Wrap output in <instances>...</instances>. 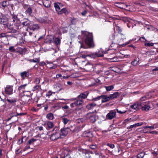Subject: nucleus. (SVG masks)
<instances>
[{
	"label": "nucleus",
	"instance_id": "50",
	"mask_svg": "<svg viewBox=\"0 0 158 158\" xmlns=\"http://www.w3.org/2000/svg\"><path fill=\"white\" fill-rule=\"evenodd\" d=\"M100 52H98L95 53V55L96 56L98 57H102L103 56V53H100Z\"/></svg>",
	"mask_w": 158,
	"mask_h": 158
},
{
	"label": "nucleus",
	"instance_id": "58",
	"mask_svg": "<svg viewBox=\"0 0 158 158\" xmlns=\"http://www.w3.org/2000/svg\"><path fill=\"white\" fill-rule=\"evenodd\" d=\"M139 40H140L141 41L143 42H145V41H147V40L145 38L143 37H142L140 38Z\"/></svg>",
	"mask_w": 158,
	"mask_h": 158
},
{
	"label": "nucleus",
	"instance_id": "8",
	"mask_svg": "<svg viewBox=\"0 0 158 158\" xmlns=\"http://www.w3.org/2000/svg\"><path fill=\"white\" fill-rule=\"evenodd\" d=\"M70 129L69 127H67L61 129L60 134L61 135L66 136L69 132L70 131Z\"/></svg>",
	"mask_w": 158,
	"mask_h": 158
},
{
	"label": "nucleus",
	"instance_id": "5",
	"mask_svg": "<svg viewBox=\"0 0 158 158\" xmlns=\"http://www.w3.org/2000/svg\"><path fill=\"white\" fill-rule=\"evenodd\" d=\"M116 112L114 110L110 111L106 115V119L107 120L112 119L116 116Z\"/></svg>",
	"mask_w": 158,
	"mask_h": 158
},
{
	"label": "nucleus",
	"instance_id": "24",
	"mask_svg": "<svg viewBox=\"0 0 158 158\" xmlns=\"http://www.w3.org/2000/svg\"><path fill=\"white\" fill-rule=\"evenodd\" d=\"M102 98V102L104 103L109 101L110 100V98L109 96H107V95H101Z\"/></svg>",
	"mask_w": 158,
	"mask_h": 158
},
{
	"label": "nucleus",
	"instance_id": "29",
	"mask_svg": "<svg viewBox=\"0 0 158 158\" xmlns=\"http://www.w3.org/2000/svg\"><path fill=\"white\" fill-rule=\"evenodd\" d=\"M143 104V103H142L141 108L143 111H147L149 110L151 108V107L149 105H144L143 106H142Z\"/></svg>",
	"mask_w": 158,
	"mask_h": 158
},
{
	"label": "nucleus",
	"instance_id": "45",
	"mask_svg": "<svg viewBox=\"0 0 158 158\" xmlns=\"http://www.w3.org/2000/svg\"><path fill=\"white\" fill-rule=\"evenodd\" d=\"M77 20L75 18H73L71 20V24H75L76 23H77Z\"/></svg>",
	"mask_w": 158,
	"mask_h": 158
},
{
	"label": "nucleus",
	"instance_id": "31",
	"mask_svg": "<svg viewBox=\"0 0 158 158\" xmlns=\"http://www.w3.org/2000/svg\"><path fill=\"white\" fill-rule=\"evenodd\" d=\"M22 94H23V96H25L31 98V92L28 91L26 90L24 93H23Z\"/></svg>",
	"mask_w": 158,
	"mask_h": 158
},
{
	"label": "nucleus",
	"instance_id": "51",
	"mask_svg": "<svg viewBox=\"0 0 158 158\" xmlns=\"http://www.w3.org/2000/svg\"><path fill=\"white\" fill-rule=\"evenodd\" d=\"M89 147L93 149H95L97 148V146L95 144L90 145L89 146Z\"/></svg>",
	"mask_w": 158,
	"mask_h": 158
},
{
	"label": "nucleus",
	"instance_id": "32",
	"mask_svg": "<svg viewBox=\"0 0 158 158\" xmlns=\"http://www.w3.org/2000/svg\"><path fill=\"white\" fill-rule=\"evenodd\" d=\"M32 8L29 6L25 11V13L28 15H30L32 13Z\"/></svg>",
	"mask_w": 158,
	"mask_h": 158
},
{
	"label": "nucleus",
	"instance_id": "30",
	"mask_svg": "<svg viewBox=\"0 0 158 158\" xmlns=\"http://www.w3.org/2000/svg\"><path fill=\"white\" fill-rule=\"evenodd\" d=\"M96 106V104L95 103H89L87 105L86 108L88 110H90L93 109Z\"/></svg>",
	"mask_w": 158,
	"mask_h": 158
},
{
	"label": "nucleus",
	"instance_id": "52",
	"mask_svg": "<svg viewBox=\"0 0 158 158\" xmlns=\"http://www.w3.org/2000/svg\"><path fill=\"white\" fill-rule=\"evenodd\" d=\"M133 40H130L129 41H127V42H126L125 44H122L121 45L122 46V47H124L126 45L130 44V42Z\"/></svg>",
	"mask_w": 158,
	"mask_h": 158
},
{
	"label": "nucleus",
	"instance_id": "43",
	"mask_svg": "<svg viewBox=\"0 0 158 158\" xmlns=\"http://www.w3.org/2000/svg\"><path fill=\"white\" fill-rule=\"evenodd\" d=\"M102 96L101 95V96H98L97 97L93 98L92 99V100L94 101H96L99 100H100Z\"/></svg>",
	"mask_w": 158,
	"mask_h": 158
},
{
	"label": "nucleus",
	"instance_id": "35",
	"mask_svg": "<svg viewBox=\"0 0 158 158\" xmlns=\"http://www.w3.org/2000/svg\"><path fill=\"white\" fill-rule=\"evenodd\" d=\"M44 6L46 7H49V2L48 0H44L43 1Z\"/></svg>",
	"mask_w": 158,
	"mask_h": 158
},
{
	"label": "nucleus",
	"instance_id": "36",
	"mask_svg": "<svg viewBox=\"0 0 158 158\" xmlns=\"http://www.w3.org/2000/svg\"><path fill=\"white\" fill-rule=\"evenodd\" d=\"M104 87L106 89L107 91H110L113 89L114 88L113 85H111L109 86H105Z\"/></svg>",
	"mask_w": 158,
	"mask_h": 158
},
{
	"label": "nucleus",
	"instance_id": "49",
	"mask_svg": "<svg viewBox=\"0 0 158 158\" xmlns=\"http://www.w3.org/2000/svg\"><path fill=\"white\" fill-rule=\"evenodd\" d=\"M135 127H136V125H135V124H134L133 125H130V126L128 127H127V129H131V130L132 128H135Z\"/></svg>",
	"mask_w": 158,
	"mask_h": 158
},
{
	"label": "nucleus",
	"instance_id": "62",
	"mask_svg": "<svg viewBox=\"0 0 158 158\" xmlns=\"http://www.w3.org/2000/svg\"><path fill=\"white\" fill-rule=\"evenodd\" d=\"M143 123L142 122V123H135V124L136 125V126L137 127L143 125Z\"/></svg>",
	"mask_w": 158,
	"mask_h": 158
},
{
	"label": "nucleus",
	"instance_id": "59",
	"mask_svg": "<svg viewBox=\"0 0 158 158\" xmlns=\"http://www.w3.org/2000/svg\"><path fill=\"white\" fill-rule=\"evenodd\" d=\"M153 127H154V129L156 128H157L158 127V123H156L153 124Z\"/></svg>",
	"mask_w": 158,
	"mask_h": 158
},
{
	"label": "nucleus",
	"instance_id": "6",
	"mask_svg": "<svg viewBox=\"0 0 158 158\" xmlns=\"http://www.w3.org/2000/svg\"><path fill=\"white\" fill-rule=\"evenodd\" d=\"M142 103L140 102H136L134 104L130 106V108L134 110H138L141 108Z\"/></svg>",
	"mask_w": 158,
	"mask_h": 158
},
{
	"label": "nucleus",
	"instance_id": "3",
	"mask_svg": "<svg viewBox=\"0 0 158 158\" xmlns=\"http://www.w3.org/2000/svg\"><path fill=\"white\" fill-rule=\"evenodd\" d=\"M11 21L12 22L15 26H16L17 29H19L21 28V26L20 24V19L18 18L17 15L14 14L11 15Z\"/></svg>",
	"mask_w": 158,
	"mask_h": 158
},
{
	"label": "nucleus",
	"instance_id": "22",
	"mask_svg": "<svg viewBox=\"0 0 158 158\" xmlns=\"http://www.w3.org/2000/svg\"><path fill=\"white\" fill-rule=\"evenodd\" d=\"M110 100L114 99L117 98L119 96V94L118 92H115L112 94H110L109 95Z\"/></svg>",
	"mask_w": 158,
	"mask_h": 158
},
{
	"label": "nucleus",
	"instance_id": "26",
	"mask_svg": "<svg viewBox=\"0 0 158 158\" xmlns=\"http://www.w3.org/2000/svg\"><path fill=\"white\" fill-rule=\"evenodd\" d=\"M31 98L25 96H23L22 98V100L23 102L28 104L30 103V101Z\"/></svg>",
	"mask_w": 158,
	"mask_h": 158
},
{
	"label": "nucleus",
	"instance_id": "20",
	"mask_svg": "<svg viewBox=\"0 0 158 158\" xmlns=\"http://www.w3.org/2000/svg\"><path fill=\"white\" fill-rule=\"evenodd\" d=\"M8 28L10 30L9 32L13 33H17L19 31L18 30L19 29H17L15 26V27H13L10 26L8 27Z\"/></svg>",
	"mask_w": 158,
	"mask_h": 158
},
{
	"label": "nucleus",
	"instance_id": "16",
	"mask_svg": "<svg viewBox=\"0 0 158 158\" xmlns=\"http://www.w3.org/2000/svg\"><path fill=\"white\" fill-rule=\"evenodd\" d=\"M6 100L10 103L13 104L17 101V99L14 97H6Z\"/></svg>",
	"mask_w": 158,
	"mask_h": 158
},
{
	"label": "nucleus",
	"instance_id": "47",
	"mask_svg": "<svg viewBox=\"0 0 158 158\" xmlns=\"http://www.w3.org/2000/svg\"><path fill=\"white\" fill-rule=\"evenodd\" d=\"M34 83L37 85H39L40 83V79L39 78H36L35 79Z\"/></svg>",
	"mask_w": 158,
	"mask_h": 158
},
{
	"label": "nucleus",
	"instance_id": "33",
	"mask_svg": "<svg viewBox=\"0 0 158 158\" xmlns=\"http://www.w3.org/2000/svg\"><path fill=\"white\" fill-rule=\"evenodd\" d=\"M63 13H64L65 14H68V12L66 8H63L62 9L60 12H58V14H61Z\"/></svg>",
	"mask_w": 158,
	"mask_h": 158
},
{
	"label": "nucleus",
	"instance_id": "54",
	"mask_svg": "<svg viewBox=\"0 0 158 158\" xmlns=\"http://www.w3.org/2000/svg\"><path fill=\"white\" fill-rule=\"evenodd\" d=\"M24 137H23L21 139H19L18 140V143L19 144H20L23 143V139Z\"/></svg>",
	"mask_w": 158,
	"mask_h": 158
},
{
	"label": "nucleus",
	"instance_id": "44",
	"mask_svg": "<svg viewBox=\"0 0 158 158\" xmlns=\"http://www.w3.org/2000/svg\"><path fill=\"white\" fill-rule=\"evenodd\" d=\"M9 51L11 52H15L16 51L15 49L14 48V46H10L9 48Z\"/></svg>",
	"mask_w": 158,
	"mask_h": 158
},
{
	"label": "nucleus",
	"instance_id": "4",
	"mask_svg": "<svg viewBox=\"0 0 158 158\" xmlns=\"http://www.w3.org/2000/svg\"><path fill=\"white\" fill-rule=\"evenodd\" d=\"M7 18L4 14L0 13V23L3 25H6L8 23Z\"/></svg>",
	"mask_w": 158,
	"mask_h": 158
},
{
	"label": "nucleus",
	"instance_id": "40",
	"mask_svg": "<svg viewBox=\"0 0 158 158\" xmlns=\"http://www.w3.org/2000/svg\"><path fill=\"white\" fill-rule=\"evenodd\" d=\"M145 155L144 152H141L138 154L137 158H143Z\"/></svg>",
	"mask_w": 158,
	"mask_h": 158
},
{
	"label": "nucleus",
	"instance_id": "18",
	"mask_svg": "<svg viewBox=\"0 0 158 158\" xmlns=\"http://www.w3.org/2000/svg\"><path fill=\"white\" fill-rule=\"evenodd\" d=\"M31 22L28 19H24L23 20V22H22L21 24L23 26H27L28 27H30L31 25Z\"/></svg>",
	"mask_w": 158,
	"mask_h": 158
},
{
	"label": "nucleus",
	"instance_id": "60",
	"mask_svg": "<svg viewBox=\"0 0 158 158\" xmlns=\"http://www.w3.org/2000/svg\"><path fill=\"white\" fill-rule=\"evenodd\" d=\"M6 36V34L5 33H2L0 34V38H3Z\"/></svg>",
	"mask_w": 158,
	"mask_h": 158
},
{
	"label": "nucleus",
	"instance_id": "57",
	"mask_svg": "<svg viewBox=\"0 0 158 158\" xmlns=\"http://www.w3.org/2000/svg\"><path fill=\"white\" fill-rule=\"evenodd\" d=\"M131 120V118H127L124 120L123 123V124H125L128 121H129Z\"/></svg>",
	"mask_w": 158,
	"mask_h": 158
},
{
	"label": "nucleus",
	"instance_id": "14",
	"mask_svg": "<svg viewBox=\"0 0 158 158\" xmlns=\"http://www.w3.org/2000/svg\"><path fill=\"white\" fill-rule=\"evenodd\" d=\"M82 102V101L81 100H77L74 102L71 103L70 105V106L71 107L73 108L75 106L81 105Z\"/></svg>",
	"mask_w": 158,
	"mask_h": 158
},
{
	"label": "nucleus",
	"instance_id": "38",
	"mask_svg": "<svg viewBox=\"0 0 158 158\" xmlns=\"http://www.w3.org/2000/svg\"><path fill=\"white\" fill-rule=\"evenodd\" d=\"M85 136L86 137H89V138H91L93 137V135L91 132H89L86 133L85 134Z\"/></svg>",
	"mask_w": 158,
	"mask_h": 158
},
{
	"label": "nucleus",
	"instance_id": "28",
	"mask_svg": "<svg viewBox=\"0 0 158 158\" xmlns=\"http://www.w3.org/2000/svg\"><path fill=\"white\" fill-rule=\"evenodd\" d=\"M116 6L120 8L124 9L125 8L126 6L123 3L118 2L116 3Z\"/></svg>",
	"mask_w": 158,
	"mask_h": 158
},
{
	"label": "nucleus",
	"instance_id": "11",
	"mask_svg": "<svg viewBox=\"0 0 158 158\" xmlns=\"http://www.w3.org/2000/svg\"><path fill=\"white\" fill-rule=\"evenodd\" d=\"M27 84H25L21 85L19 86L18 89L20 94H22L24 92L27 90Z\"/></svg>",
	"mask_w": 158,
	"mask_h": 158
},
{
	"label": "nucleus",
	"instance_id": "7",
	"mask_svg": "<svg viewBox=\"0 0 158 158\" xmlns=\"http://www.w3.org/2000/svg\"><path fill=\"white\" fill-rule=\"evenodd\" d=\"M86 118L91 123H94L96 121L95 115L92 113H88L86 116Z\"/></svg>",
	"mask_w": 158,
	"mask_h": 158
},
{
	"label": "nucleus",
	"instance_id": "13",
	"mask_svg": "<svg viewBox=\"0 0 158 158\" xmlns=\"http://www.w3.org/2000/svg\"><path fill=\"white\" fill-rule=\"evenodd\" d=\"M29 71V70H27L20 73V76L23 79H24L29 77L30 75Z\"/></svg>",
	"mask_w": 158,
	"mask_h": 158
},
{
	"label": "nucleus",
	"instance_id": "64",
	"mask_svg": "<svg viewBox=\"0 0 158 158\" xmlns=\"http://www.w3.org/2000/svg\"><path fill=\"white\" fill-rule=\"evenodd\" d=\"M86 66V68H87L89 67H90V68H93V65L90 64H87Z\"/></svg>",
	"mask_w": 158,
	"mask_h": 158
},
{
	"label": "nucleus",
	"instance_id": "37",
	"mask_svg": "<svg viewBox=\"0 0 158 158\" xmlns=\"http://www.w3.org/2000/svg\"><path fill=\"white\" fill-rule=\"evenodd\" d=\"M115 29L118 32L119 34H121L122 32V29L119 26H116L115 27H114V30Z\"/></svg>",
	"mask_w": 158,
	"mask_h": 158
},
{
	"label": "nucleus",
	"instance_id": "15",
	"mask_svg": "<svg viewBox=\"0 0 158 158\" xmlns=\"http://www.w3.org/2000/svg\"><path fill=\"white\" fill-rule=\"evenodd\" d=\"M89 94L88 91H86L84 93H82L80 94L78 96V97L79 100H82V99H84L86 98Z\"/></svg>",
	"mask_w": 158,
	"mask_h": 158
},
{
	"label": "nucleus",
	"instance_id": "56",
	"mask_svg": "<svg viewBox=\"0 0 158 158\" xmlns=\"http://www.w3.org/2000/svg\"><path fill=\"white\" fill-rule=\"evenodd\" d=\"M26 114L25 113H17L16 114V115H12V117H14V116H17L18 115H24L25 114Z\"/></svg>",
	"mask_w": 158,
	"mask_h": 158
},
{
	"label": "nucleus",
	"instance_id": "53",
	"mask_svg": "<svg viewBox=\"0 0 158 158\" xmlns=\"http://www.w3.org/2000/svg\"><path fill=\"white\" fill-rule=\"evenodd\" d=\"M120 54L124 56L123 57H125L127 58H130V56L128 54H122V52H120Z\"/></svg>",
	"mask_w": 158,
	"mask_h": 158
},
{
	"label": "nucleus",
	"instance_id": "55",
	"mask_svg": "<svg viewBox=\"0 0 158 158\" xmlns=\"http://www.w3.org/2000/svg\"><path fill=\"white\" fill-rule=\"evenodd\" d=\"M91 56V55L90 54H89V55H82V57H80V58H76V60H79V59H82V58H85V57H86V56Z\"/></svg>",
	"mask_w": 158,
	"mask_h": 158
},
{
	"label": "nucleus",
	"instance_id": "39",
	"mask_svg": "<svg viewBox=\"0 0 158 158\" xmlns=\"http://www.w3.org/2000/svg\"><path fill=\"white\" fill-rule=\"evenodd\" d=\"M36 140V139L32 138L30 139L29 140L28 142L27 143V145H30L33 143V142L35 141Z\"/></svg>",
	"mask_w": 158,
	"mask_h": 158
},
{
	"label": "nucleus",
	"instance_id": "2",
	"mask_svg": "<svg viewBox=\"0 0 158 158\" xmlns=\"http://www.w3.org/2000/svg\"><path fill=\"white\" fill-rule=\"evenodd\" d=\"M50 133L51 137L50 139L52 140H56L58 139L60 136V133L59 132L58 127L55 126L54 124L50 122Z\"/></svg>",
	"mask_w": 158,
	"mask_h": 158
},
{
	"label": "nucleus",
	"instance_id": "21",
	"mask_svg": "<svg viewBox=\"0 0 158 158\" xmlns=\"http://www.w3.org/2000/svg\"><path fill=\"white\" fill-rule=\"evenodd\" d=\"M108 59H109L111 62H116L118 61L119 59L118 57L116 56H111V55H109L108 56Z\"/></svg>",
	"mask_w": 158,
	"mask_h": 158
},
{
	"label": "nucleus",
	"instance_id": "17",
	"mask_svg": "<svg viewBox=\"0 0 158 158\" xmlns=\"http://www.w3.org/2000/svg\"><path fill=\"white\" fill-rule=\"evenodd\" d=\"M9 5V2L6 1H3L0 2V5L2 6V8L3 10L8 8Z\"/></svg>",
	"mask_w": 158,
	"mask_h": 158
},
{
	"label": "nucleus",
	"instance_id": "46",
	"mask_svg": "<svg viewBox=\"0 0 158 158\" xmlns=\"http://www.w3.org/2000/svg\"><path fill=\"white\" fill-rule=\"evenodd\" d=\"M154 127H153V125L151 126H145L143 127V129H146L148 128H150V129L153 130Z\"/></svg>",
	"mask_w": 158,
	"mask_h": 158
},
{
	"label": "nucleus",
	"instance_id": "61",
	"mask_svg": "<svg viewBox=\"0 0 158 158\" xmlns=\"http://www.w3.org/2000/svg\"><path fill=\"white\" fill-rule=\"evenodd\" d=\"M120 34L121 35V39H126V37L123 34H122V33L121 34Z\"/></svg>",
	"mask_w": 158,
	"mask_h": 158
},
{
	"label": "nucleus",
	"instance_id": "19",
	"mask_svg": "<svg viewBox=\"0 0 158 158\" xmlns=\"http://www.w3.org/2000/svg\"><path fill=\"white\" fill-rule=\"evenodd\" d=\"M53 87L55 91L56 92L60 91L63 88L62 85L60 83L56 84L54 85Z\"/></svg>",
	"mask_w": 158,
	"mask_h": 158
},
{
	"label": "nucleus",
	"instance_id": "1",
	"mask_svg": "<svg viewBox=\"0 0 158 158\" xmlns=\"http://www.w3.org/2000/svg\"><path fill=\"white\" fill-rule=\"evenodd\" d=\"M81 33L84 39L85 43L89 46V48L93 47L94 45L93 40L92 33L83 31H81Z\"/></svg>",
	"mask_w": 158,
	"mask_h": 158
},
{
	"label": "nucleus",
	"instance_id": "34",
	"mask_svg": "<svg viewBox=\"0 0 158 158\" xmlns=\"http://www.w3.org/2000/svg\"><path fill=\"white\" fill-rule=\"evenodd\" d=\"M62 122L65 125L67 124L69 122H70V120L69 119H68L66 118L65 117H63L62 118Z\"/></svg>",
	"mask_w": 158,
	"mask_h": 158
},
{
	"label": "nucleus",
	"instance_id": "10",
	"mask_svg": "<svg viewBox=\"0 0 158 158\" xmlns=\"http://www.w3.org/2000/svg\"><path fill=\"white\" fill-rule=\"evenodd\" d=\"M13 86L7 85L5 89V92L6 94L8 95L12 94L13 92Z\"/></svg>",
	"mask_w": 158,
	"mask_h": 158
},
{
	"label": "nucleus",
	"instance_id": "42",
	"mask_svg": "<svg viewBox=\"0 0 158 158\" xmlns=\"http://www.w3.org/2000/svg\"><path fill=\"white\" fill-rule=\"evenodd\" d=\"M40 87V85H35L34 87H33L32 89V91H34L38 89Z\"/></svg>",
	"mask_w": 158,
	"mask_h": 158
},
{
	"label": "nucleus",
	"instance_id": "41",
	"mask_svg": "<svg viewBox=\"0 0 158 158\" xmlns=\"http://www.w3.org/2000/svg\"><path fill=\"white\" fill-rule=\"evenodd\" d=\"M29 60L31 62L39 63L40 62V59L38 58H35L32 60Z\"/></svg>",
	"mask_w": 158,
	"mask_h": 158
},
{
	"label": "nucleus",
	"instance_id": "48",
	"mask_svg": "<svg viewBox=\"0 0 158 158\" xmlns=\"http://www.w3.org/2000/svg\"><path fill=\"white\" fill-rule=\"evenodd\" d=\"M154 44L152 43H147L145 44V45L146 46L150 47L153 46Z\"/></svg>",
	"mask_w": 158,
	"mask_h": 158
},
{
	"label": "nucleus",
	"instance_id": "27",
	"mask_svg": "<svg viewBox=\"0 0 158 158\" xmlns=\"http://www.w3.org/2000/svg\"><path fill=\"white\" fill-rule=\"evenodd\" d=\"M139 61V58L136 57L135 58L134 60L131 62L132 65L134 66H136L138 64Z\"/></svg>",
	"mask_w": 158,
	"mask_h": 158
},
{
	"label": "nucleus",
	"instance_id": "25",
	"mask_svg": "<svg viewBox=\"0 0 158 158\" xmlns=\"http://www.w3.org/2000/svg\"><path fill=\"white\" fill-rule=\"evenodd\" d=\"M39 26L37 24H34L33 25H30L29 27V28L30 30L35 31V30H37L39 28Z\"/></svg>",
	"mask_w": 158,
	"mask_h": 158
},
{
	"label": "nucleus",
	"instance_id": "63",
	"mask_svg": "<svg viewBox=\"0 0 158 158\" xmlns=\"http://www.w3.org/2000/svg\"><path fill=\"white\" fill-rule=\"evenodd\" d=\"M117 112L118 113H119V114H123L125 113L126 111H122L121 110H118V109H117Z\"/></svg>",
	"mask_w": 158,
	"mask_h": 158
},
{
	"label": "nucleus",
	"instance_id": "23",
	"mask_svg": "<svg viewBox=\"0 0 158 158\" xmlns=\"http://www.w3.org/2000/svg\"><path fill=\"white\" fill-rule=\"evenodd\" d=\"M38 20L41 23H46L48 22V18L47 17H45L42 18H39Z\"/></svg>",
	"mask_w": 158,
	"mask_h": 158
},
{
	"label": "nucleus",
	"instance_id": "12",
	"mask_svg": "<svg viewBox=\"0 0 158 158\" xmlns=\"http://www.w3.org/2000/svg\"><path fill=\"white\" fill-rule=\"evenodd\" d=\"M123 21L127 23V25L129 28L131 27H133L134 25L133 24V23L134 22V21L132 19L128 18H126L124 19Z\"/></svg>",
	"mask_w": 158,
	"mask_h": 158
},
{
	"label": "nucleus",
	"instance_id": "9",
	"mask_svg": "<svg viewBox=\"0 0 158 158\" xmlns=\"http://www.w3.org/2000/svg\"><path fill=\"white\" fill-rule=\"evenodd\" d=\"M51 36L50 43L54 42L56 45L60 44V40L59 38L57 37L55 38L54 35H51Z\"/></svg>",
	"mask_w": 158,
	"mask_h": 158
}]
</instances>
